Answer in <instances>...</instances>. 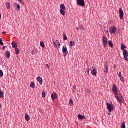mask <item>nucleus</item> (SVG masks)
<instances>
[{"instance_id": "obj_11", "label": "nucleus", "mask_w": 128, "mask_h": 128, "mask_svg": "<svg viewBox=\"0 0 128 128\" xmlns=\"http://www.w3.org/2000/svg\"><path fill=\"white\" fill-rule=\"evenodd\" d=\"M123 55L124 56V58H128V50H123Z\"/></svg>"}, {"instance_id": "obj_43", "label": "nucleus", "mask_w": 128, "mask_h": 128, "mask_svg": "<svg viewBox=\"0 0 128 128\" xmlns=\"http://www.w3.org/2000/svg\"><path fill=\"white\" fill-rule=\"evenodd\" d=\"M2 34H6V32H3Z\"/></svg>"}, {"instance_id": "obj_1", "label": "nucleus", "mask_w": 128, "mask_h": 128, "mask_svg": "<svg viewBox=\"0 0 128 128\" xmlns=\"http://www.w3.org/2000/svg\"><path fill=\"white\" fill-rule=\"evenodd\" d=\"M115 96V98H116L118 102L122 104V102L124 100V98H122V96L120 94H118V92H116Z\"/></svg>"}, {"instance_id": "obj_18", "label": "nucleus", "mask_w": 128, "mask_h": 128, "mask_svg": "<svg viewBox=\"0 0 128 128\" xmlns=\"http://www.w3.org/2000/svg\"><path fill=\"white\" fill-rule=\"evenodd\" d=\"M6 58H10V53L8 52V51H7L6 53Z\"/></svg>"}, {"instance_id": "obj_40", "label": "nucleus", "mask_w": 128, "mask_h": 128, "mask_svg": "<svg viewBox=\"0 0 128 128\" xmlns=\"http://www.w3.org/2000/svg\"><path fill=\"white\" fill-rule=\"evenodd\" d=\"M20 4H22V6H24V1L22 0H21L20 1Z\"/></svg>"}, {"instance_id": "obj_31", "label": "nucleus", "mask_w": 128, "mask_h": 128, "mask_svg": "<svg viewBox=\"0 0 128 128\" xmlns=\"http://www.w3.org/2000/svg\"><path fill=\"white\" fill-rule=\"evenodd\" d=\"M70 104L71 106H74V101L72 99L70 100Z\"/></svg>"}, {"instance_id": "obj_3", "label": "nucleus", "mask_w": 128, "mask_h": 128, "mask_svg": "<svg viewBox=\"0 0 128 128\" xmlns=\"http://www.w3.org/2000/svg\"><path fill=\"white\" fill-rule=\"evenodd\" d=\"M107 108L109 110V112H112V110H114V104H110L108 103H106Z\"/></svg>"}, {"instance_id": "obj_4", "label": "nucleus", "mask_w": 128, "mask_h": 128, "mask_svg": "<svg viewBox=\"0 0 128 128\" xmlns=\"http://www.w3.org/2000/svg\"><path fill=\"white\" fill-rule=\"evenodd\" d=\"M77 4L80 6H84L86 3L84 0H77Z\"/></svg>"}, {"instance_id": "obj_23", "label": "nucleus", "mask_w": 128, "mask_h": 128, "mask_svg": "<svg viewBox=\"0 0 128 128\" xmlns=\"http://www.w3.org/2000/svg\"><path fill=\"white\" fill-rule=\"evenodd\" d=\"M16 6H17L16 8V10H20V4H16Z\"/></svg>"}, {"instance_id": "obj_39", "label": "nucleus", "mask_w": 128, "mask_h": 128, "mask_svg": "<svg viewBox=\"0 0 128 128\" xmlns=\"http://www.w3.org/2000/svg\"><path fill=\"white\" fill-rule=\"evenodd\" d=\"M32 54L33 56L34 54H36V50L35 51L34 50V52H32Z\"/></svg>"}, {"instance_id": "obj_25", "label": "nucleus", "mask_w": 128, "mask_h": 128, "mask_svg": "<svg viewBox=\"0 0 128 128\" xmlns=\"http://www.w3.org/2000/svg\"><path fill=\"white\" fill-rule=\"evenodd\" d=\"M30 88H36V85L34 82H31Z\"/></svg>"}, {"instance_id": "obj_13", "label": "nucleus", "mask_w": 128, "mask_h": 128, "mask_svg": "<svg viewBox=\"0 0 128 128\" xmlns=\"http://www.w3.org/2000/svg\"><path fill=\"white\" fill-rule=\"evenodd\" d=\"M60 10H66V6H64V4H60Z\"/></svg>"}, {"instance_id": "obj_7", "label": "nucleus", "mask_w": 128, "mask_h": 128, "mask_svg": "<svg viewBox=\"0 0 128 128\" xmlns=\"http://www.w3.org/2000/svg\"><path fill=\"white\" fill-rule=\"evenodd\" d=\"M54 46L55 48H60V42L58 40H56L54 44Z\"/></svg>"}, {"instance_id": "obj_36", "label": "nucleus", "mask_w": 128, "mask_h": 128, "mask_svg": "<svg viewBox=\"0 0 128 128\" xmlns=\"http://www.w3.org/2000/svg\"><path fill=\"white\" fill-rule=\"evenodd\" d=\"M0 46H4V42H2V39H0Z\"/></svg>"}, {"instance_id": "obj_42", "label": "nucleus", "mask_w": 128, "mask_h": 128, "mask_svg": "<svg viewBox=\"0 0 128 128\" xmlns=\"http://www.w3.org/2000/svg\"><path fill=\"white\" fill-rule=\"evenodd\" d=\"M2 50H6V46H4L2 48Z\"/></svg>"}, {"instance_id": "obj_53", "label": "nucleus", "mask_w": 128, "mask_h": 128, "mask_svg": "<svg viewBox=\"0 0 128 128\" xmlns=\"http://www.w3.org/2000/svg\"><path fill=\"white\" fill-rule=\"evenodd\" d=\"M114 0V2H116V0Z\"/></svg>"}, {"instance_id": "obj_5", "label": "nucleus", "mask_w": 128, "mask_h": 128, "mask_svg": "<svg viewBox=\"0 0 128 128\" xmlns=\"http://www.w3.org/2000/svg\"><path fill=\"white\" fill-rule=\"evenodd\" d=\"M62 52L64 56H68V48L66 46L64 45L62 48Z\"/></svg>"}, {"instance_id": "obj_51", "label": "nucleus", "mask_w": 128, "mask_h": 128, "mask_svg": "<svg viewBox=\"0 0 128 128\" xmlns=\"http://www.w3.org/2000/svg\"><path fill=\"white\" fill-rule=\"evenodd\" d=\"M0 108H2V104H0Z\"/></svg>"}, {"instance_id": "obj_34", "label": "nucleus", "mask_w": 128, "mask_h": 128, "mask_svg": "<svg viewBox=\"0 0 128 128\" xmlns=\"http://www.w3.org/2000/svg\"><path fill=\"white\" fill-rule=\"evenodd\" d=\"M76 85H74V86H73V92L74 94V92H76Z\"/></svg>"}, {"instance_id": "obj_19", "label": "nucleus", "mask_w": 128, "mask_h": 128, "mask_svg": "<svg viewBox=\"0 0 128 128\" xmlns=\"http://www.w3.org/2000/svg\"><path fill=\"white\" fill-rule=\"evenodd\" d=\"M124 48H126V45H124V44L121 45V50H124Z\"/></svg>"}, {"instance_id": "obj_12", "label": "nucleus", "mask_w": 128, "mask_h": 128, "mask_svg": "<svg viewBox=\"0 0 128 128\" xmlns=\"http://www.w3.org/2000/svg\"><path fill=\"white\" fill-rule=\"evenodd\" d=\"M25 119L26 120V122H30V116H28V114H25Z\"/></svg>"}, {"instance_id": "obj_6", "label": "nucleus", "mask_w": 128, "mask_h": 128, "mask_svg": "<svg viewBox=\"0 0 128 128\" xmlns=\"http://www.w3.org/2000/svg\"><path fill=\"white\" fill-rule=\"evenodd\" d=\"M120 18V20H124V11L122 8L119 9Z\"/></svg>"}, {"instance_id": "obj_29", "label": "nucleus", "mask_w": 128, "mask_h": 128, "mask_svg": "<svg viewBox=\"0 0 128 128\" xmlns=\"http://www.w3.org/2000/svg\"><path fill=\"white\" fill-rule=\"evenodd\" d=\"M4 92H2V90H0V98H4Z\"/></svg>"}, {"instance_id": "obj_10", "label": "nucleus", "mask_w": 128, "mask_h": 128, "mask_svg": "<svg viewBox=\"0 0 128 128\" xmlns=\"http://www.w3.org/2000/svg\"><path fill=\"white\" fill-rule=\"evenodd\" d=\"M91 74L94 76H96V74H98V71H96V69H94L93 70H92L91 71Z\"/></svg>"}, {"instance_id": "obj_15", "label": "nucleus", "mask_w": 128, "mask_h": 128, "mask_svg": "<svg viewBox=\"0 0 128 128\" xmlns=\"http://www.w3.org/2000/svg\"><path fill=\"white\" fill-rule=\"evenodd\" d=\"M12 46L14 48H18V42H12Z\"/></svg>"}, {"instance_id": "obj_32", "label": "nucleus", "mask_w": 128, "mask_h": 128, "mask_svg": "<svg viewBox=\"0 0 128 128\" xmlns=\"http://www.w3.org/2000/svg\"><path fill=\"white\" fill-rule=\"evenodd\" d=\"M4 76V72H2V70H0V78H2Z\"/></svg>"}, {"instance_id": "obj_37", "label": "nucleus", "mask_w": 128, "mask_h": 128, "mask_svg": "<svg viewBox=\"0 0 128 128\" xmlns=\"http://www.w3.org/2000/svg\"><path fill=\"white\" fill-rule=\"evenodd\" d=\"M42 98H46V92L44 91L42 92Z\"/></svg>"}, {"instance_id": "obj_27", "label": "nucleus", "mask_w": 128, "mask_h": 128, "mask_svg": "<svg viewBox=\"0 0 128 128\" xmlns=\"http://www.w3.org/2000/svg\"><path fill=\"white\" fill-rule=\"evenodd\" d=\"M63 40H68V37H66V34H63Z\"/></svg>"}, {"instance_id": "obj_9", "label": "nucleus", "mask_w": 128, "mask_h": 128, "mask_svg": "<svg viewBox=\"0 0 128 128\" xmlns=\"http://www.w3.org/2000/svg\"><path fill=\"white\" fill-rule=\"evenodd\" d=\"M52 100H54L58 98V96L56 95V93L54 92L52 94Z\"/></svg>"}, {"instance_id": "obj_17", "label": "nucleus", "mask_w": 128, "mask_h": 128, "mask_svg": "<svg viewBox=\"0 0 128 128\" xmlns=\"http://www.w3.org/2000/svg\"><path fill=\"white\" fill-rule=\"evenodd\" d=\"M116 28H112V30H110V33L111 34H116Z\"/></svg>"}, {"instance_id": "obj_41", "label": "nucleus", "mask_w": 128, "mask_h": 128, "mask_svg": "<svg viewBox=\"0 0 128 128\" xmlns=\"http://www.w3.org/2000/svg\"><path fill=\"white\" fill-rule=\"evenodd\" d=\"M45 66H46L48 68H50V66H48V64H46Z\"/></svg>"}, {"instance_id": "obj_8", "label": "nucleus", "mask_w": 128, "mask_h": 128, "mask_svg": "<svg viewBox=\"0 0 128 128\" xmlns=\"http://www.w3.org/2000/svg\"><path fill=\"white\" fill-rule=\"evenodd\" d=\"M104 72L108 74V65L105 64L104 66Z\"/></svg>"}, {"instance_id": "obj_50", "label": "nucleus", "mask_w": 128, "mask_h": 128, "mask_svg": "<svg viewBox=\"0 0 128 128\" xmlns=\"http://www.w3.org/2000/svg\"><path fill=\"white\" fill-rule=\"evenodd\" d=\"M79 30H82V28L80 27Z\"/></svg>"}, {"instance_id": "obj_48", "label": "nucleus", "mask_w": 128, "mask_h": 128, "mask_svg": "<svg viewBox=\"0 0 128 128\" xmlns=\"http://www.w3.org/2000/svg\"><path fill=\"white\" fill-rule=\"evenodd\" d=\"M2 19V14H0V20H1Z\"/></svg>"}, {"instance_id": "obj_21", "label": "nucleus", "mask_w": 128, "mask_h": 128, "mask_svg": "<svg viewBox=\"0 0 128 128\" xmlns=\"http://www.w3.org/2000/svg\"><path fill=\"white\" fill-rule=\"evenodd\" d=\"M108 45L110 48H114V44H112V40L108 41Z\"/></svg>"}, {"instance_id": "obj_49", "label": "nucleus", "mask_w": 128, "mask_h": 128, "mask_svg": "<svg viewBox=\"0 0 128 128\" xmlns=\"http://www.w3.org/2000/svg\"><path fill=\"white\" fill-rule=\"evenodd\" d=\"M17 0L20 2L22 0Z\"/></svg>"}, {"instance_id": "obj_2", "label": "nucleus", "mask_w": 128, "mask_h": 128, "mask_svg": "<svg viewBox=\"0 0 128 128\" xmlns=\"http://www.w3.org/2000/svg\"><path fill=\"white\" fill-rule=\"evenodd\" d=\"M102 40L103 42V46L104 48L108 46V38L105 36H102Z\"/></svg>"}, {"instance_id": "obj_24", "label": "nucleus", "mask_w": 128, "mask_h": 128, "mask_svg": "<svg viewBox=\"0 0 128 128\" xmlns=\"http://www.w3.org/2000/svg\"><path fill=\"white\" fill-rule=\"evenodd\" d=\"M66 10H60V12L62 16H66V12H64Z\"/></svg>"}, {"instance_id": "obj_33", "label": "nucleus", "mask_w": 128, "mask_h": 128, "mask_svg": "<svg viewBox=\"0 0 128 128\" xmlns=\"http://www.w3.org/2000/svg\"><path fill=\"white\" fill-rule=\"evenodd\" d=\"M121 128H126V123L124 122L122 124Z\"/></svg>"}, {"instance_id": "obj_26", "label": "nucleus", "mask_w": 128, "mask_h": 128, "mask_svg": "<svg viewBox=\"0 0 128 128\" xmlns=\"http://www.w3.org/2000/svg\"><path fill=\"white\" fill-rule=\"evenodd\" d=\"M70 46H76V42H73L72 41L70 42Z\"/></svg>"}, {"instance_id": "obj_45", "label": "nucleus", "mask_w": 128, "mask_h": 128, "mask_svg": "<svg viewBox=\"0 0 128 128\" xmlns=\"http://www.w3.org/2000/svg\"><path fill=\"white\" fill-rule=\"evenodd\" d=\"M87 72H88V74H90V69H88V70H87Z\"/></svg>"}, {"instance_id": "obj_38", "label": "nucleus", "mask_w": 128, "mask_h": 128, "mask_svg": "<svg viewBox=\"0 0 128 128\" xmlns=\"http://www.w3.org/2000/svg\"><path fill=\"white\" fill-rule=\"evenodd\" d=\"M118 76H119V78H122V72H120L118 73Z\"/></svg>"}, {"instance_id": "obj_16", "label": "nucleus", "mask_w": 128, "mask_h": 128, "mask_svg": "<svg viewBox=\"0 0 128 128\" xmlns=\"http://www.w3.org/2000/svg\"><path fill=\"white\" fill-rule=\"evenodd\" d=\"M112 92H118V88H116V86L114 84L113 85Z\"/></svg>"}, {"instance_id": "obj_20", "label": "nucleus", "mask_w": 128, "mask_h": 128, "mask_svg": "<svg viewBox=\"0 0 128 128\" xmlns=\"http://www.w3.org/2000/svg\"><path fill=\"white\" fill-rule=\"evenodd\" d=\"M78 118L80 119V120H84V118H86V117L84 116H82V115H80V114H79L78 116Z\"/></svg>"}, {"instance_id": "obj_46", "label": "nucleus", "mask_w": 128, "mask_h": 128, "mask_svg": "<svg viewBox=\"0 0 128 128\" xmlns=\"http://www.w3.org/2000/svg\"><path fill=\"white\" fill-rule=\"evenodd\" d=\"M82 26V30H84V26Z\"/></svg>"}, {"instance_id": "obj_30", "label": "nucleus", "mask_w": 128, "mask_h": 128, "mask_svg": "<svg viewBox=\"0 0 128 128\" xmlns=\"http://www.w3.org/2000/svg\"><path fill=\"white\" fill-rule=\"evenodd\" d=\"M15 50L16 54H20V50L18 48H15Z\"/></svg>"}, {"instance_id": "obj_44", "label": "nucleus", "mask_w": 128, "mask_h": 128, "mask_svg": "<svg viewBox=\"0 0 128 128\" xmlns=\"http://www.w3.org/2000/svg\"><path fill=\"white\" fill-rule=\"evenodd\" d=\"M114 68H116V65H114Z\"/></svg>"}, {"instance_id": "obj_47", "label": "nucleus", "mask_w": 128, "mask_h": 128, "mask_svg": "<svg viewBox=\"0 0 128 128\" xmlns=\"http://www.w3.org/2000/svg\"><path fill=\"white\" fill-rule=\"evenodd\" d=\"M76 30H80V28L78 27H77Z\"/></svg>"}, {"instance_id": "obj_35", "label": "nucleus", "mask_w": 128, "mask_h": 128, "mask_svg": "<svg viewBox=\"0 0 128 128\" xmlns=\"http://www.w3.org/2000/svg\"><path fill=\"white\" fill-rule=\"evenodd\" d=\"M120 80H121V82H124V78L123 77H120Z\"/></svg>"}, {"instance_id": "obj_52", "label": "nucleus", "mask_w": 128, "mask_h": 128, "mask_svg": "<svg viewBox=\"0 0 128 128\" xmlns=\"http://www.w3.org/2000/svg\"><path fill=\"white\" fill-rule=\"evenodd\" d=\"M108 116H110V114H108Z\"/></svg>"}, {"instance_id": "obj_14", "label": "nucleus", "mask_w": 128, "mask_h": 128, "mask_svg": "<svg viewBox=\"0 0 128 128\" xmlns=\"http://www.w3.org/2000/svg\"><path fill=\"white\" fill-rule=\"evenodd\" d=\"M36 80L38 82H40V84L42 85V78L40 77H38Z\"/></svg>"}, {"instance_id": "obj_22", "label": "nucleus", "mask_w": 128, "mask_h": 128, "mask_svg": "<svg viewBox=\"0 0 128 128\" xmlns=\"http://www.w3.org/2000/svg\"><path fill=\"white\" fill-rule=\"evenodd\" d=\"M6 6L8 10H10V2H6Z\"/></svg>"}, {"instance_id": "obj_28", "label": "nucleus", "mask_w": 128, "mask_h": 128, "mask_svg": "<svg viewBox=\"0 0 128 128\" xmlns=\"http://www.w3.org/2000/svg\"><path fill=\"white\" fill-rule=\"evenodd\" d=\"M40 44V46H42V48H46V46H44V43L43 42H41Z\"/></svg>"}]
</instances>
